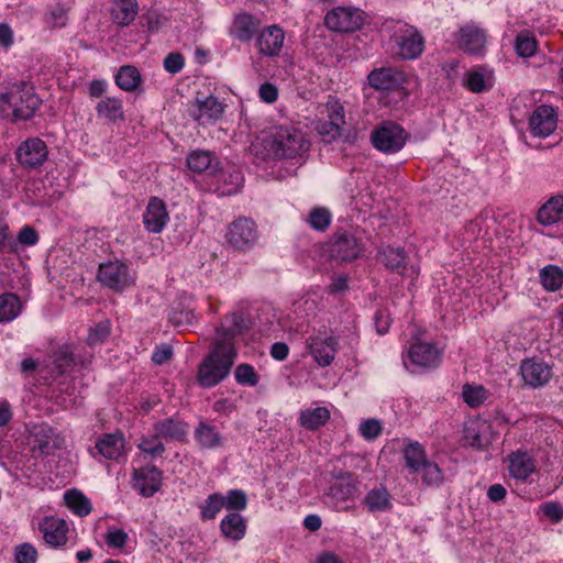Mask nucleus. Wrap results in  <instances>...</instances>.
Segmentation results:
<instances>
[{"label": "nucleus", "instance_id": "obj_1", "mask_svg": "<svg viewBox=\"0 0 563 563\" xmlns=\"http://www.w3.org/2000/svg\"><path fill=\"white\" fill-rule=\"evenodd\" d=\"M303 133L292 125H276L263 131L252 145L254 154L264 161L296 159L309 151Z\"/></svg>", "mask_w": 563, "mask_h": 563}, {"label": "nucleus", "instance_id": "obj_2", "mask_svg": "<svg viewBox=\"0 0 563 563\" xmlns=\"http://www.w3.org/2000/svg\"><path fill=\"white\" fill-rule=\"evenodd\" d=\"M238 351L233 335L223 336L218 331L217 339L197 371V382L203 388H211L223 382L230 374L236 360Z\"/></svg>", "mask_w": 563, "mask_h": 563}, {"label": "nucleus", "instance_id": "obj_3", "mask_svg": "<svg viewBox=\"0 0 563 563\" xmlns=\"http://www.w3.org/2000/svg\"><path fill=\"white\" fill-rule=\"evenodd\" d=\"M404 470L412 482H420L423 487H440L444 482V472L439 464L428 456L424 445L409 441L401 450Z\"/></svg>", "mask_w": 563, "mask_h": 563}, {"label": "nucleus", "instance_id": "obj_4", "mask_svg": "<svg viewBox=\"0 0 563 563\" xmlns=\"http://www.w3.org/2000/svg\"><path fill=\"white\" fill-rule=\"evenodd\" d=\"M75 365L73 346L63 344L42 363L31 357L24 358L21 363V371L24 374L35 372L41 379L49 383L56 382L57 386H64L67 385Z\"/></svg>", "mask_w": 563, "mask_h": 563}, {"label": "nucleus", "instance_id": "obj_5", "mask_svg": "<svg viewBox=\"0 0 563 563\" xmlns=\"http://www.w3.org/2000/svg\"><path fill=\"white\" fill-rule=\"evenodd\" d=\"M41 100L34 89L26 84H15L0 95V113L10 121L31 119L40 107Z\"/></svg>", "mask_w": 563, "mask_h": 563}, {"label": "nucleus", "instance_id": "obj_6", "mask_svg": "<svg viewBox=\"0 0 563 563\" xmlns=\"http://www.w3.org/2000/svg\"><path fill=\"white\" fill-rule=\"evenodd\" d=\"M33 453L53 455L65 445V437L51 424H24Z\"/></svg>", "mask_w": 563, "mask_h": 563}, {"label": "nucleus", "instance_id": "obj_7", "mask_svg": "<svg viewBox=\"0 0 563 563\" xmlns=\"http://www.w3.org/2000/svg\"><path fill=\"white\" fill-rule=\"evenodd\" d=\"M408 140L406 130L396 122L384 121L371 133L373 146L385 154L399 152Z\"/></svg>", "mask_w": 563, "mask_h": 563}, {"label": "nucleus", "instance_id": "obj_8", "mask_svg": "<svg viewBox=\"0 0 563 563\" xmlns=\"http://www.w3.org/2000/svg\"><path fill=\"white\" fill-rule=\"evenodd\" d=\"M396 53L404 59H415L421 55L424 41L419 32L402 22H397L393 34Z\"/></svg>", "mask_w": 563, "mask_h": 563}, {"label": "nucleus", "instance_id": "obj_9", "mask_svg": "<svg viewBox=\"0 0 563 563\" xmlns=\"http://www.w3.org/2000/svg\"><path fill=\"white\" fill-rule=\"evenodd\" d=\"M98 280L114 291H123L134 285L135 274L125 263L113 261L99 266Z\"/></svg>", "mask_w": 563, "mask_h": 563}, {"label": "nucleus", "instance_id": "obj_10", "mask_svg": "<svg viewBox=\"0 0 563 563\" xmlns=\"http://www.w3.org/2000/svg\"><path fill=\"white\" fill-rule=\"evenodd\" d=\"M307 346L314 362L319 366L325 367L334 361L339 349V340L332 333L317 331L307 339Z\"/></svg>", "mask_w": 563, "mask_h": 563}, {"label": "nucleus", "instance_id": "obj_11", "mask_svg": "<svg viewBox=\"0 0 563 563\" xmlns=\"http://www.w3.org/2000/svg\"><path fill=\"white\" fill-rule=\"evenodd\" d=\"M38 531L42 533L44 543L51 549H64L68 542V522L56 516H45L38 521Z\"/></svg>", "mask_w": 563, "mask_h": 563}, {"label": "nucleus", "instance_id": "obj_12", "mask_svg": "<svg viewBox=\"0 0 563 563\" xmlns=\"http://www.w3.org/2000/svg\"><path fill=\"white\" fill-rule=\"evenodd\" d=\"M364 14L351 7H338L329 11L324 18L328 29L335 32H353L361 27Z\"/></svg>", "mask_w": 563, "mask_h": 563}, {"label": "nucleus", "instance_id": "obj_13", "mask_svg": "<svg viewBox=\"0 0 563 563\" xmlns=\"http://www.w3.org/2000/svg\"><path fill=\"white\" fill-rule=\"evenodd\" d=\"M225 104L214 96L196 98L189 106V115L200 125H211L221 119Z\"/></svg>", "mask_w": 563, "mask_h": 563}, {"label": "nucleus", "instance_id": "obj_14", "mask_svg": "<svg viewBox=\"0 0 563 563\" xmlns=\"http://www.w3.org/2000/svg\"><path fill=\"white\" fill-rule=\"evenodd\" d=\"M256 224L249 218H239L227 230L228 243L236 250L251 249L257 241Z\"/></svg>", "mask_w": 563, "mask_h": 563}, {"label": "nucleus", "instance_id": "obj_15", "mask_svg": "<svg viewBox=\"0 0 563 563\" xmlns=\"http://www.w3.org/2000/svg\"><path fill=\"white\" fill-rule=\"evenodd\" d=\"M507 467L509 476L522 484L531 483V476L538 473L536 457L523 450H517L508 454Z\"/></svg>", "mask_w": 563, "mask_h": 563}, {"label": "nucleus", "instance_id": "obj_16", "mask_svg": "<svg viewBox=\"0 0 563 563\" xmlns=\"http://www.w3.org/2000/svg\"><path fill=\"white\" fill-rule=\"evenodd\" d=\"M163 472L155 465H145L133 470L132 487L145 498L154 496L162 486Z\"/></svg>", "mask_w": 563, "mask_h": 563}, {"label": "nucleus", "instance_id": "obj_17", "mask_svg": "<svg viewBox=\"0 0 563 563\" xmlns=\"http://www.w3.org/2000/svg\"><path fill=\"white\" fill-rule=\"evenodd\" d=\"M407 357L413 366L431 369L440 365L442 352L432 343L416 342L409 346Z\"/></svg>", "mask_w": 563, "mask_h": 563}, {"label": "nucleus", "instance_id": "obj_18", "mask_svg": "<svg viewBox=\"0 0 563 563\" xmlns=\"http://www.w3.org/2000/svg\"><path fill=\"white\" fill-rule=\"evenodd\" d=\"M46 144L37 137L25 140L16 151L19 163L27 168H36L47 159Z\"/></svg>", "mask_w": 563, "mask_h": 563}, {"label": "nucleus", "instance_id": "obj_19", "mask_svg": "<svg viewBox=\"0 0 563 563\" xmlns=\"http://www.w3.org/2000/svg\"><path fill=\"white\" fill-rule=\"evenodd\" d=\"M520 375L528 386L538 388L550 382L552 368L542 360L528 358L521 362Z\"/></svg>", "mask_w": 563, "mask_h": 563}, {"label": "nucleus", "instance_id": "obj_20", "mask_svg": "<svg viewBox=\"0 0 563 563\" xmlns=\"http://www.w3.org/2000/svg\"><path fill=\"white\" fill-rule=\"evenodd\" d=\"M558 125V114L551 106H540L531 114L529 120L530 133L538 137H548Z\"/></svg>", "mask_w": 563, "mask_h": 563}, {"label": "nucleus", "instance_id": "obj_21", "mask_svg": "<svg viewBox=\"0 0 563 563\" xmlns=\"http://www.w3.org/2000/svg\"><path fill=\"white\" fill-rule=\"evenodd\" d=\"M168 222L169 213L165 201L161 198L152 197L143 213L144 228L150 233H161Z\"/></svg>", "mask_w": 563, "mask_h": 563}, {"label": "nucleus", "instance_id": "obj_22", "mask_svg": "<svg viewBox=\"0 0 563 563\" xmlns=\"http://www.w3.org/2000/svg\"><path fill=\"white\" fill-rule=\"evenodd\" d=\"M335 477L339 481L333 483L324 494V503L333 507L351 499L356 490L351 473L340 471Z\"/></svg>", "mask_w": 563, "mask_h": 563}, {"label": "nucleus", "instance_id": "obj_23", "mask_svg": "<svg viewBox=\"0 0 563 563\" xmlns=\"http://www.w3.org/2000/svg\"><path fill=\"white\" fill-rule=\"evenodd\" d=\"M362 505L369 514L389 512L394 508V498L387 487L380 484L365 494Z\"/></svg>", "mask_w": 563, "mask_h": 563}, {"label": "nucleus", "instance_id": "obj_24", "mask_svg": "<svg viewBox=\"0 0 563 563\" xmlns=\"http://www.w3.org/2000/svg\"><path fill=\"white\" fill-rule=\"evenodd\" d=\"M285 41V33L278 25L264 27L257 37V47L261 54L266 56H278Z\"/></svg>", "mask_w": 563, "mask_h": 563}, {"label": "nucleus", "instance_id": "obj_25", "mask_svg": "<svg viewBox=\"0 0 563 563\" xmlns=\"http://www.w3.org/2000/svg\"><path fill=\"white\" fill-rule=\"evenodd\" d=\"M460 47L474 55H483L487 41L486 32L474 24L462 26L459 31Z\"/></svg>", "mask_w": 563, "mask_h": 563}, {"label": "nucleus", "instance_id": "obj_26", "mask_svg": "<svg viewBox=\"0 0 563 563\" xmlns=\"http://www.w3.org/2000/svg\"><path fill=\"white\" fill-rule=\"evenodd\" d=\"M261 24V21L247 12L236 13L229 27V35L240 42H250Z\"/></svg>", "mask_w": 563, "mask_h": 563}, {"label": "nucleus", "instance_id": "obj_27", "mask_svg": "<svg viewBox=\"0 0 563 563\" xmlns=\"http://www.w3.org/2000/svg\"><path fill=\"white\" fill-rule=\"evenodd\" d=\"M362 251V246L350 234H338L330 246V254L332 257L341 261H352L356 258Z\"/></svg>", "mask_w": 563, "mask_h": 563}, {"label": "nucleus", "instance_id": "obj_28", "mask_svg": "<svg viewBox=\"0 0 563 563\" xmlns=\"http://www.w3.org/2000/svg\"><path fill=\"white\" fill-rule=\"evenodd\" d=\"M219 529L224 539L239 542L246 536L247 521L241 514L228 512L221 519Z\"/></svg>", "mask_w": 563, "mask_h": 563}, {"label": "nucleus", "instance_id": "obj_29", "mask_svg": "<svg viewBox=\"0 0 563 563\" xmlns=\"http://www.w3.org/2000/svg\"><path fill=\"white\" fill-rule=\"evenodd\" d=\"M369 85L379 90H389L405 81V75L395 68H380L373 70L368 77Z\"/></svg>", "mask_w": 563, "mask_h": 563}, {"label": "nucleus", "instance_id": "obj_30", "mask_svg": "<svg viewBox=\"0 0 563 563\" xmlns=\"http://www.w3.org/2000/svg\"><path fill=\"white\" fill-rule=\"evenodd\" d=\"M490 424H465L464 442L478 451H485L492 443L493 433L489 431Z\"/></svg>", "mask_w": 563, "mask_h": 563}, {"label": "nucleus", "instance_id": "obj_31", "mask_svg": "<svg viewBox=\"0 0 563 563\" xmlns=\"http://www.w3.org/2000/svg\"><path fill=\"white\" fill-rule=\"evenodd\" d=\"M137 13V0H114L110 9L112 22L121 27L132 24Z\"/></svg>", "mask_w": 563, "mask_h": 563}, {"label": "nucleus", "instance_id": "obj_32", "mask_svg": "<svg viewBox=\"0 0 563 563\" xmlns=\"http://www.w3.org/2000/svg\"><path fill=\"white\" fill-rule=\"evenodd\" d=\"M463 85L474 93L487 91L494 85L493 71L483 67L473 68L464 75Z\"/></svg>", "mask_w": 563, "mask_h": 563}, {"label": "nucleus", "instance_id": "obj_33", "mask_svg": "<svg viewBox=\"0 0 563 563\" xmlns=\"http://www.w3.org/2000/svg\"><path fill=\"white\" fill-rule=\"evenodd\" d=\"M124 448V437L121 432L106 433L96 442L98 453L108 460H118Z\"/></svg>", "mask_w": 563, "mask_h": 563}, {"label": "nucleus", "instance_id": "obj_34", "mask_svg": "<svg viewBox=\"0 0 563 563\" xmlns=\"http://www.w3.org/2000/svg\"><path fill=\"white\" fill-rule=\"evenodd\" d=\"M563 219V196L549 199L538 212V221L543 225H551Z\"/></svg>", "mask_w": 563, "mask_h": 563}, {"label": "nucleus", "instance_id": "obj_35", "mask_svg": "<svg viewBox=\"0 0 563 563\" xmlns=\"http://www.w3.org/2000/svg\"><path fill=\"white\" fill-rule=\"evenodd\" d=\"M65 504L78 517H87L92 511L90 499L78 489H69L64 494Z\"/></svg>", "mask_w": 563, "mask_h": 563}, {"label": "nucleus", "instance_id": "obj_36", "mask_svg": "<svg viewBox=\"0 0 563 563\" xmlns=\"http://www.w3.org/2000/svg\"><path fill=\"white\" fill-rule=\"evenodd\" d=\"M223 494L217 492L208 495L198 504L199 518L201 521H212L224 509Z\"/></svg>", "mask_w": 563, "mask_h": 563}, {"label": "nucleus", "instance_id": "obj_37", "mask_svg": "<svg viewBox=\"0 0 563 563\" xmlns=\"http://www.w3.org/2000/svg\"><path fill=\"white\" fill-rule=\"evenodd\" d=\"M187 166L195 173H202L205 170H216L218 161L208 151H192L187 156Z\"/></svg>", "mask_w": 563, "mask_h": 563}, {"label": "nucleus", "instance_id": "obj_38", "mask_svg": "<svg viewBox=\"0 0 563 563\" xmlns=\"http://www.w3.org/2000/svg\"><path fill=\"white\" fill-rule=\"evenodd\" d=\"M96 110L99 117L106 118L112 122L123 120L124 118L122 101L115 97L102 99L96 106Z\"/></svg>", "mask_w": 563, "mask_h": 563}, {"label": "nucleus", "instance_id": "obj_39", "mask_svg": "<svg viewBox=\"0 0 563 563\" xmlns=\"http://www.w3.org/2000/svg\"><path fill=\"white\" fill-rule=\"evenodd\" d=\"M115 84L124 91H133L141 84V74L134 66H122L118 70Z\"/></svg>", "mask_w": 563, "mask_h": 563}, {"label": "nucleus", "instance_id": "obj_40", "mask_svg": "<svg viewBox=\"0 0 563 563\" xmlns=\"http://www.w3.org/2000/svg\"><path fill=\"white\" fill-rule=\"evenodd\" d=\"M380 256L387 268L400 275L408 274V268L405 265L406 256L401 249L387 247L382 252Z\"/></svg>", "mask_w": 563, "mask_h": 563}, {"label": "nucleus", "instance_id": "obj_41", "mask_svg": "<svg viewBox=\"0 0 563 563\" xmlns=\"http://www.w3.org/2000/svg\"><path fill=\"white\" fill-rule=\"evenodd\" d=\"M21 311L19 297L13 294L0 295V322L14 320Z\"/></svg>", "mask_w": 563, "mask_h": 563}, {"label": "nucleus", "instance_id": "obj_42", "mask_svg": "<svg viewBox=\"0 0 563 563\" xmlns=\"http://www.w3.org/2000/svg\"><path fill=\"white\" fill-rule=\"evenodd\" d=\"M327 112L331 134H341V128L345 124V112L343 106L338 100L327 102Z\"/></svg>", "mask_w": 563, "mask_h": 563}, {"label": "nucleus", "instance_id": "obj_43", "mask_svg": "<svg viewBox=\"0 0 563 563\" xmlns=\"http://www.w3.org/2000/svg\"><path fill=\"white\" fill-rule=\"evenodd\" d=\"M538 42L529 31L520 32L515 40V51L521 58H529L536 54Z\"/></svg>", "mask_w": 563, "mask_h": 563}, {"label": "nucleus", "instance_id": "obj_44", "mask_svg": "<svg viewBox=\"0 0 563 563\" xmlns=\"http://www.w3.org/2000/svg\"><path fill=\"white\" fill-rule=\"evenodd\" d=\"M540 282L549 291H555L563 285V271L555 265H548L540 272Z\"/></svg>", "mask_w": 563, "mask_h": 563}, {"label": "nucleus", "instance_id": "obj_45", "mask_svg": "<svg viewBox=\"0 0 563 563\" xmlns=\"http://www.w3.org/2000/svg\"><path fill=\"white\" fill-rule=\"evenodd\" d=\"M195 437L203 448H214L222 444V438L213 424H198Z\"/></svg>", "mask_w": 563, "mask_h": 563}, {"label": "nucleus", "instance_id": "obj_46", "mask_svg": "<svg viewBox=\"0 0 563 563\" xmlns=\"http://www.w3.org/2000/svg\"><path fill=\"white\" fill-rule=\"evenodd\" d=\"M222 501L228 512L238 514L245 510L249 503L246 493L240 488L229 489L227 494L223 495Z\"/></svg>", "mask_w": 563, "mask_h": 563}, {"label": "nucleus", "instance_id": "obj_47", "mask_svg": "<svg viewBox=\"0 0 563 563\" xmlns=\"http://www.w3.org/2000/svg\"><path fill=\"white\" fill-rule=\"evenodd\" d=\"M330 419H336L331 415V408L312 404L310 407L301 410L299 422H327Z\"/></svg>", "mask_w": 563, "mask_h": 563}, {"label": "nucleus", "instance_id": "obj_48", "mask_svg": "<svg viewBox=\"0 0 563 563\" xmlns=\"http://www.w3.org/2000/svg\"><path fill=\"white\" fill-rule=\"evenodd\" d=\"M155 433L148 437H143L139 443V449L152 456H162L165 452V445L162 441V433H159L158 424H155Z\"/></svg>", "mask_w": 563, "mask_h": 563}, {"label": "nucleus", "instance_id": "obj_49", "mask_svg": "<svg viewBox=\"0 0 563 563\" xmlns=\"http://www.w3.org/2000/svg\"><path fill=\"white\" fill-rule=\"evenodd\" d=\"M463 400L473 408L482 405L487 398V390L481 385L466 384L462 390Z\"/></svg>", "mask_w": 563, "mask_h": 563}, {"label": "nucleus", "instance_id": "obj_50", "mask_svg": "<svg viewBox=\"0 0 563 563\" xmlns=\"http://www.w3.org/2000/svg\"><path fill=\"white\" fill-rule=\"evenodd\" d=\"M234 377L236 383L243 386L254 387L260 382V376L255 368L247 363H242L236 366Z\"/></svg>", "mask_w": 563, "mask_h": 563}, {"label": "nucleus", "instance_id": "obj_51", "mask_svg": "<svg viewBox=\"0 0 563 563\" xmlns=\"http://www.w3.org/2000/svg\"><path fill=\"white\" fill-rule=\"evenodd\" d=\"M331 219V212L327 208L316 207L309 212L307 221L314 230L323 231L330 225Z\"/></svg>", "mask_w": 563, "mask_h": 563}, {"label": "nucleus", "instance_id": "obj_52", "mask_svg": "<svg viewBox=\"0 0 563 563\" xmlns=\"http://www.w3.org/2000/svg\"><path fill=\"white\" fill-rule=\"evenodd\" d=\"M103 538L110 549H122L129 540L128 533L114 526L108 528Z\"/></svg>", "mask_w": 563, "mask_h": 563}, {"label": "nucleus", "instance_id": "obj_53", "mask_svg": "<svg viewBox=\"0 0 563 563\" xmlns=\"http://www.w3.org/2000/svg\"><path fill=\"white\" fill-rule=\"evenodd\" d=\"M37 555L36 548L29 542H24L14 548L15 563H36Z\"/></svg>", "mask_w": 563, "mask_h": 563}, {"label": "nucleus", "instance_id": "obj_54", "mask_svg": "<svg viewBox=\"0 0 563 563\" xmlns=\"http://www.w3.org/2000/svg\"><path fill=\"white\" fill-rule=\"evenodd\" d=\"M111 331V324L109 321H102L95 328L90 329L87 341L91 346L103 343L109 336Z\"/></svg>", "mask_w": 563, "mask_h": 563}, {"label": "nucleus", "instance_id": "obj_55", "mask_svg": "<svg viewBox=\"0 0 563 563\" xmlns=\"http://www.w3.org/2000/svg\"><path fill=\"white\" fill-rule=\"evenodd\" d=\"M539 509L553 525L563 520V505L559 501L543 503L539 506Z\"/></svg>", "mask_w": 563, "mask_h": 563}, {"label": "nucleus", "instance_id": "obj_56", "mask_svg": "<svg viewBox=\"0 0 563 563\" xmlns=\"http://www.w3.org/2000/svg\"><path fill=\"white\" fill-rule=\"evenodd\" d=\"M158 427L159 433L167 440L183 441L187 434L183 424H158Z\"/></svg>", "mask_w": 563, "mask_h": 563}, {"label": "nucleus", "instance_id": "obj_57", "mask_svg": "<svg viewBox=\"0 0 563 563\" xmlns=\"http://www.w3.org/2000/svg\"><path fill=\"white\" fill-rule=\"evenodd\" d=\"M185 66V58L180 53H170L164 59V68L170 74L179 73Z\"/></svg>", "mask_w": 563, "mask_h": 563}, {"label": "nucleus", "instance_id": "obj_58", "mask_svg": "<svg viewBox=\"0 0 563 563\" xmlns=\"http://www.w3.org/2000/svg\"><path fill=\"white\" fill-rule=\"evenodd\" d=\"M258 97L265 103H274L278 99V89L272 82H264L260 86Z\"/></svg>", "mask_w": 563, "mask_h": 563}, {"label": "nucleus", "instance_id": "obj_59", "mask_svg": "<svg viewBox=\"0 0 563 563\" xmlns=\"http://www.w3.org/2000/svg\"><path fill=\"white\" fill-rule=\"evenodd\" d=\"M18 241L22 245L33 246L37 243L38 235L32 227L25 225L20 230Z\"/></svg>", "mask_w": 563, "mask_h": 563}, {"label": "nucleus", "instance_id": "obj_60", "mask_svg": "<svg viewBox=\"0 0 563 563\" xmlns=\"http://www.w3.org/2000/svg\"><path fill=\"white\" fill-rule=\"evenodd\" d=\"M173 356V349L170 345L168 344H163L161 346H157L153 354H152V361L156 364V365H162L164 364L165 362H167L168 360H170Z\"/></svg>", "mask_w": 563, "mask_h": 563}, {"label": "nucleus", "instance_id": "obj_61", "mask_svg": "<svg viewBox=\"0 0 563 563\" xmlns=\"http://www.w3.org/2000/svg\"><path fill=\"white\" fill-rule=\"evenodd\" d=\"M374 321H375L376 330L379 334L387 333L389 325H390V316L387 310H383V309L378 310L375 313Z\"/></svg>", "mask_w": 563, "mask_h": 563}, {"label": "nucleus", "instance_id": "obj_62", "mask_svg": "<svg viewBox=\"0 0 563 563\" xmlns=\"http://www.w3.org/2000/svg\"><path fill=\"white\" fill-rule=\"evenodd\" d=\"M48 22L54 27H64L67 23L66 10L64 8H56L48 14Z\"/></svg>", "mask_w": 563, "mask_h": 563}, {"label": "nucleus", "instance_id": "obj_63", "mask_svg": "<svg viewBox=\"0 0 563 563\" xmlns=\"http://www.w3.org/2000/svg\"><path fill=\"white\" fill-rule=\"evenodd\" d=\"M15 243L9 233V228L5 224L0 223V252L4 250L13 251Z\"/></svg>", "mask_w": 563, "mask_h": 563}, {"label": "nucleus", "instance_id": "obj_64", "mask_svg": "<svg viewBox=\"0 0 563 563\" xmlns=\"http://www.w3.org/2000/svg\"><path fill=\"white\" fill-rule=\"evenodd\" d=\"M13 30L8 23H0V46L5 49L13 44Z\"/></svg>", "mask_w": 563, "mask_h": 563}]
</instances>
